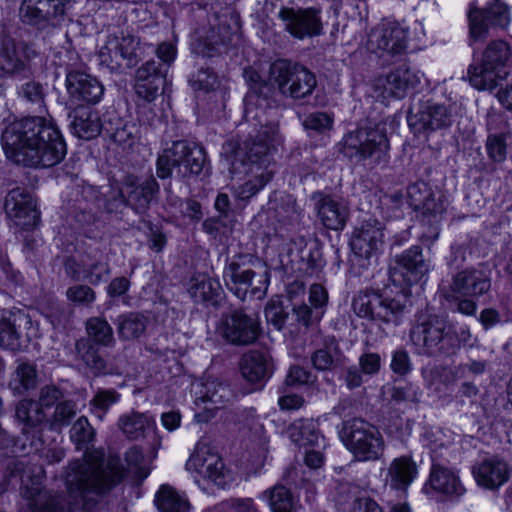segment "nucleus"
<instances>
[{
    "instance_id": "3c124183",
    "label": "nucleus",
    "mask_w": 512,
    "mask_h": 512,
    "mask_svg": "<svg viewBox=\"0 0 512 512\" xmlns=\"http://www.w3.org/2000/svg\"><path fill=\"white\" fill-rule=\"evenodd\" d=\"M20 17L23 23L44 28L50 24L54 18L49 16V11L45 9H39L33 4H28L26 0H23L20 7Z\"/></svg>"
},
{
    "instance_id": "0eeeda50",
    "label": "nucleus",
    "mask_w": 512,
    "mask_h": 512,
    "mask_svg": "<svg viewBox=\"0 0 512 512\" xmlns=\"http://www.w3.org/2000/svg\"><path fill=\"white\" fill-rule=\"evenodd\" d=\"M512 60V49L504 40L490 41L481 54L479 63L471 64L468 68L470 84L478 90L496 88L498 80L508 76L506 68Z\"/></svg>"
},
{
    "instance_id": "de8ad7c7",
    "label": "nucleus",
    "mask_w": 512,
    "mask_h": 512,
    "mask_svg": "<svg viewBox=\"0 0 512 512\" xmlns=\"http://www.w3.org/2000/svg\"><path fill=\"white\" fill-rule=\"evenodd\" d=\"M150 419L142 413L131 412L119 418L118 426L121 431L131 440H137L145 436L150 428Z\"/></svg>"
},
{
    "instance_id": "13d9d810",
    "label": "nucleus",
    "mask_w": 512,
    "mask_h": 512,
    "mask_svg": "<svg viewBox=\"0 0 512 512\" xmlns=\"http://www.w3.org/2000/svg\"><path fill=\"white\" fill-rule=\"evenodd\" d=\"M190 84L196 91L210 92L218 86V77L208 68H201L192 76Z\"/></svg>"
},
{
    "instance_id": "2f4dec72",
    "label": "nucleus",
    "mask_w": 512,
    "mask_h": 512,
    "mask_svg": "<svg viewBox=\"0 0 512 512\" xmlns=\"http://www.w3.org/2000/svg\"><path fill=\"white\" fill-rule=\"evenodd\" d=\"M428 485L434 491L452 497H460L465 492L459 477L441 463L432 464Z\"/></svg>"
},
{
    "instance_id": "0e129e2a",
    "label": "nucleus",
    "mask_w": 512,
    "mask_h": 512,
    "mask_svg": "<svg viewBox=\"0 0 512 512\" xmlns=\"http://www.w3.org/2000/svg\"><path fill=\"white\" fill-rule=\"evenodd\" d=\"M67 298L79 305L89 306L95 300V292L87 285H75L68 288L66 292Z\"/></svg>"
},
{
    "instance_id": "864d4df0",
    "label": "nucleus",
    "mask_w": 512,
    "mask_h": 512,
    "mask_svg": "<svg viewBox=\"0 0 512 512\" xmlns=\"http://www.w3.org/2000/svg\"><path fill=\"white\" fill-rule=\"evenodd\" d=\"M118 394L114 390H99L90 401L92 412L103 419L105 413L118 400Z\"/></svg>"
},
{
    "instance_id": "f8f14e48",
    "label": "nucleus",
    "mask_w": 512,
    "mask_h": 512,
    "mask_svg": "<svg viewBox=\"0 0 512 512\" xmlns=\"http://www.w3.org/2000/svg\"><path fill=\"white\" fill-rule=\"evenodd\" d=\"M340 150L350 159H371L374 163H380L386 159L389 141L384 131L364 127L347 133L341 142Z\"/></svg>"
},
{
    "instance_id": "f03ea898",
    "label": "nucleus",
    "mask_w": 512,
    "mask_h": 512,
    "mask_svg": "<svg viewBox=\"0 0 512 512\" xmlns=\"http://www.w3.org/2000/svg\"><path fill=\"white\" fill-rule=\"evenodd\" d=\"M2 138L7 157L26 167H54L67 152L60 131L44 117L31 116L15 121Z\"/></svg>"
},
{
    "instance_id": "20e7f679",
    "label": "nucleus",
    "mask_w": 512,
    "mask_h": 512,
    "mask_svg": "<svg viewBox=\"0 0 512 512\" xmlns=\"http://www.w3.org/2000/svg\"><path fill=\"white\" fill-rule=\"evenodd\" d=\"M270 278L271 272L267 263L250 255H237L223 270L227 288L241 300H244L248 293L257 298L264 297Z\"/></svg>"
},
{
    "instance_id": "338daca9",
    "label": "nucleus",
    "mask_w": 512,
    "mask_h": 512,
    "mask_svg": "<svg viewBox=\"0 0 512 512\" xmlns=\"http://www.w3.org/2000/svg\"><path fill=\"white\" fill-rule=\"evenodd\" d=\"M390 367L398 375H406L412 369V363L408 352L404 349H397L392 354Z\"/></svg>"
},
{
    "instance_id": "4d7b16f0",
    "label": "nucleus",
    "mask_w": 512,
    "mask_h": 512,
    "mask_svg": "<svg viewBox=\"0 0 512 512\" xmlns=\"http://www.w3.org/2000/svg\"><path fill=\"white\" fill-rule=\"evenodd\" d=\"M110 275V267L107 262L96 261L83 266V280H87L92 285L106 281Z\"/></svg>"
},
{
    "instance_id": "f3484780",
    "label": "nucleus",
    "mask_w": 512,
    "mask_h": 512,
    "mask_svg": "<svg viewBox=\"0 0 512 512\" xmlns=\"http://www.w3.org/2000/svg\"><path fill=\"white\" fill-rule=\"evenodd\" d=\"M278 17L283 23L284 30L295 39L313 38L323 33L320 8L282 7Z\"/></svg>"
},
{
    "instance_id": "8fccbe9b",
    "label": "nucleus",
    "mask_w": 512,
    "mask_h": 512,
    "mask_svg": "<svg viewBox=\"0 0 512 512\" xmlns=\"http://www.w3.org/2000/svg\"><path fill=\"white\" fill-rule=\"evenodd\" d=\"M248 175H251V178L235 190V195L242 200L250 199L269 183L274 175V170H263Z\"/></svg>"
},
{
    "instance_id": "f257e3e1",
    "label": "nucleus",
    "mask_w": 512,
    "mask_h": 512,
    "mask_svg": "<svg viewBox=\"0 0 512 512\" xmlns=\"http://www.w3.org/2000/svg\"><path fill=\"white\" fill-rule=\"evenodd\" d=\"M70 433L76 448L85 450L83 458L71 462L67 468L65 484L71 506L67 507L61 497L42 489L44 470L41 465L27 460L9 465L10 476L20 479L21 495L28 501V512H73L72 506L85 507L92 496L108 492L122 480L124 468L118 456L110 455L105 459L103 450H89L95 433L86 417H80Z\"/></svg>"
},
{
    "instance_id": "1a4fd4ad",
    "label": "nucleus",
    "mask_w": 512,
    "mask_h": 512,
    "mask_svg": "<svg viewBox=\"0 0 512 512\" xmlns=\"http://www.w3.org/2000/svg\"><path fill=\"white\" fill-rule=\"evenodd\" d=\"M340 437L346 448L358 461H376L385 450V440L378 427L363 418L343 423Z\"/></svg>"
},
{
    "instance_id": "9d476101",
    "label": "nucleus",
    "mask_w": 512,
    "mask_h": 512,
    "mask_svg": "<svg viewBox=\"0 0 512 512\" xmlns=\"http://www.w3.org/2000/svg\"><path fill=\"white\" fill-rule=\"evenodd\" d=\"M405 295L385 296L377 291L365 290L354 296L352 308L359 317L399 325L407 308Z\"/></svg>"
},
{
    "instance_id": "5fc2aeb1",
    "label": "nucleus",
    "mask_w": 512,
    "mask_h": 512,
    "mask_svg": "<svg viewBox=\"0 0 512 512\" xmlns=\"http://www.w3.org/2000/svg\"><path fill=\"white\" fill-rule=\"evenodd\" d=\"M19 96L26 102L39 108L44 106L45 91L43 85L37 81H29L23 84L18 92Z\"/></svg>"
},
{
    "instance_id": "2eb2a0df",
    "label": "nucleus",
    "mask_w": 512,
    "mask_h": 512,
    "mask_svg": "<svg viewBox=\"0 0 512 512\" xmlns=\"http://www.w3.org/2000/svg\"><path fill=\"white\" fill-rule=\"evenodd\" d=\"M419 83V72L412 70L407 62H403L389 73L376 77L372 88L376 98L385 102L391 99H403L408 91Z\"/></svg>"
},
{
    "instance_id": "c85d7f7f",
    "label": "nucleus",
    "mask_w": 512,
    "mask_h": 512,
    "mask_svg": "<svg viewBox=\"0 0 512 512\" xmlns=\"http://www.w3.org/2000/svg\"><path fill=\"white\" fill-rule=\"evenodd\" d=\"M472 473L478 485L493 490L508 481L510 469L505 461L492 457L474 465Z\"/></svg>"
},
{
    "instance_id": "69168bd1",
    "label": "nucleus",
    "mask_w": 512,
    "mask_h": 512,
    "mask_svg": "<svg viewBox=\"0 0 512 512\" xmlns=\"http://www.w3.org/2000/svg\"><path fill=\"white\" fill-rule=\"evenodd\" d=\"M489 157L495 162H502L506 158L507 145L502 135H490L486 142Z\"/></svg>"
},
{
    "instance_id": "a211bd4d",
    "label": "nucleus",
    "mask_w": 512,
    "mask_h": 512,
    "mask_svg": "<svg viewBox=\"0 0 512 512\" xmlns=\"http://www.w3.org/2000/svg\"><path fill=\"white\" fill-rule=\"evenodd\" d=\"M467 16L469 38L473 42L486 39L490 25L506 28L510 23L509 8L499 0H494L492 4L483 9L473 2L470 4Z\"/></svg>"
},
{
    "instance_id": "49530a36",
    "label": "nucleus",
    "mask_w": 512,
    "mask_h": 512,
    "mask_svg": "<svg viewBox=\"0 0 512 512\" xmlns=\"http://www.w3.org/2000/svg\"><path fill=\"white\" fill-rule=\"evenodd\" d=\"M269 81L271 80L269 79ZM273 85H275L273 82L264 81L255 90L248 91L245 97L247 114L252 112L254 106L266 110L275 105V89Z\"/></svg>"
},
{
    "instance_id": "393cba45",
    "label": "nucleus",
    "mask_w": 512,
    "mask_h": 512,
    "mask_svg": "<svg viewBox=\"0 0 512 512\" xmlns=\"http://www.w3.org/2000/svg\"><path fill=\"white\" fill-rule=\"evenodd\" d=\"M66 87L72 99L88 104L98 103L104 94L102 83L95 76L80 70L67 73Z\"/></svg>"
},
{
    "instance_id": "6ab92c4d",
    "label": "nucleus",
    "mask_w": 512,
    "mask_h": 512,
    "mask_svg": "<svg viewBox=\"0 0 512 512\" xmlns=\"http://www.w3.org/2000/svg\"><path fill=\"white\" fill-rule=\"evenodd\" d=\"M368 48L387 60L398 59L406 54L407 31L396 23H386L372 29Z\"/></svg>"
},
{
    "instance_id": "a19ab883",
    "label": "nucleus",
    "mask_w": 512,
    "mask_h": 512,
    "mask_svg": "<svg viewBox=\"0 0 512 512\" xmlns=\"http://www.w3.org/2000/svg\"><path fill=\"white\" fill-rule=\"evenodd\" d=\"M38 384V371L36 365L28 360L18 359L10 380L11 388L17 393L34 389Z\"/></svg>"
},
{
    "instance_id": "c756f323",
    "label": "nucleus",
    "mask_w": 512,
    "mask_h": 512,
    "mask_svg": "<svg viewBox=\"0 0 512 512\" xmlns=\"http://www.w3.org/2000/svg\"><path fill=\"white\" fill-rule=\"evenodd\" d=\"M190 296L197 303L218 306L223 298V289L217 279L206 274H197L190 280Z\"/></svg>"
},
{
    "instance_id": "6e6552de",
    "label": "nucleus",
    "mask_w": 512,
    "mask_h": 512,
    "mask_svg": "<svg viewBox=\"0 0 512 512\" xmlns=\"http://www.w3.org/2000/svg\"><path fill=\"white\" fill-rule=\"evenodd\" d=\"M28 32L14 24H3L0 32V61L7 75L15 76L31 72V61L38 53L26 40Z\"/></svg>"
},
{
    "instance_id": "774afa93",
    "label": "nucleus",
    "mask_w": 512,
    "mask_h": 512,
    "mask_svg": "<svg viewBox=\"0 0 512 512\" xmlns=\"http://www.w3.org/2000/svg\"><path fill=\"white\" fill-rule=\"evenodd\" d=\"M361 372L367 376H373L380 371L381 357L378 353L367 352L360 356L359 367Z\"/></svg>"
},
{
    "instance_id": "39448f33",
    "label": "nucleus",
    "mask_w": 512,
    "mask_h": 512,
    "mask_svg": "<svg viewBox=\"0 0 512 512\" xmlns=\"http://www.w3.org/2000/svg\"><path fill=\"white\" fill-rule=\"evenodd\" d=\"M410 339L432 356H451L459 349L455 326L437 315L421 316L410 331Z\"/></svg>"
},
{
    "instance_id": "c03bdc74",
    "label": "nucleus",
    "mask_w": 512,
    "mask_h": 512,
    "mask_svg": "<svg viewBox=\"0 0 512 512\" xmlns=\"http://www.w3.org/2000/svg\"><path fill=\"white\" fill-rule=\"evenodd\" d=\"M0 346L11 351H19L22 347L16 319L5 309H0Z\"/></svg>"
},
{
    "instance_id": "58836bf2",
    "label": "nucleus",
    "mask_w": 512,
    "mask_h": 512,
    "mask_svg": "<svg viewBox=\"0 0 512 512\" xmlns=\"http://www.w3.org/2000/svg\"><path fill=\"white\" fill-rule=\"evenodd\" d=\"M417 473V465L410 457L396 458L388 468L390 485L395 489L405 490L416 478Z\"/></svg>"
},
{
    "instance_id": "a18cd8bd",
    "label": "nucleus",
    "mask_w": 512,
    "mask_h": 512,
    "mask_svg": "<svg viewBox=\"0 0 512 512\" xmlns=\"http://www.w3.org/2000/svg\"><path fill=\"white\" fill-rule=\"evenodd\" d=\"M271 508L272 512H295L297 502L295 501L290 490L283 485H275L263 492Z\"/></svg>"
},
{
    "instance_id": "f704fd0d",
    "label": "nucleus",
    "mask_w": 512,
    "mask_h": 512,
    "mask_svg": "<svg viewBox=\"0 0 512 512\" xmlns=\"http://www.w3.org/2000/svg\"><path fill=\"white\" fill-rule=\"evenodd\" d=\"M16 419L23 424L22 432L29 433L33 430L34 433H39L41 427L46 423L47 416L41 405L32 399L21 400L15 408Z\"/></svg>"
},
{
    "instance_id": "bf43d9fd",
    "label": "nucleus",
    "mask_w": 512,
    "mask_h": 512,
    "mask_svg": "<svg viewBox=\"0 0 512 512\" xmlns=\"http://www.w3.org/2000/svg\"><path fill=\"white\" fill-rule=\"evenodd\" d=\"M292 313L297 323L303 325L305 328L319 323L324 316L319 309H315L307 304L295 306L292 309Z\"/></svg>"
},
{
    "instance_id": "473e14b6",
    "label": "nucleus",
    "mask_w": 512,
    "mask_h": 512,
    "mask_svg": "<svg viewBox=\"0 0 512 512\" xmlns=\"http://www.w3.org/2000/svg\"><path fill=\"white\" fill-rule=\"evenodd\" d=\"M103 128L99 113L90 107H78L73 111L72 132L80 139L96 138Z\"/></svg>"
},
{
    "instance_id": "37998d69",
    "label": "nucleus",
    "mask_w": 512,
    "mask_h": 512,
    "mask_svg": "<svg viewBox=\"0 0 512 512\" xmlns=\"http://www.w3.org/2000/svg\"><path fill=\"white\" fill-rule=\"evenodd\" d=\"M110 49L117 50L123 62L127 67H131L136 63V49L139 46V39L130 34H113L108 36Z\"/></svg>"
},
{
    "instance_id": "aec40b11",
    "label": "nucleus",
    "mask_w": 512,
    "mask_h": 512,
    "mask_svg": "<svg viewBox=\"0 0 512 512\" xmlns=\"http://www.w3.org/2000/svg\"><path fill=\"white\" fill-rule=\"evenodd\" d=\"M5 211L15 225L30 229L40 220L33 195L26 188L16 187L8 192L5 198Z\"/></svg>"
},
{
    "instance_id": "412c9836",
    "label": "nucleus",
    "mask_w": 512,
    "mask_h": 512,
    "mask_svg": "<svg viewBox=\"0 0 512 512\" xmlns=\"http://www.w3.org/2000/svg\"><path fill=\"white\" fill-rule=\"evenodd\" d=\"M490 287V279L483 271L467 268L452 275L449 287L443 290V295L448 300L458 297L478 298L486 294Z\"/></svg>"
},
{
    "instance_id": "7ed1b4c3",
    "label": "nucleus",
    "mask_w": 512,
    "mask_h": 512,
    "mask_svg": "<svg viewBox=\"0 0 512 512\" xmlns=\"http://www.w3.org/2000/svg\"><path fill=\"white\" fill-rule=\"evenodd\" d=\"M280 140L278 124L269 123L262 126L255 136H249L241 143L234 139L225 142L221 155L232 175L273 170L270 152Z\"/></svg>"
},
{
    "instance_id": "dca6fc26",
    "label": "nucleus",
    "mask_w": 512,
    "mask_h": 512,
    "mask_svg": "<svg viewBox=\"0 0 512 512\" xmlns=\"http://www.w3.org/2000/svg\"><path fill=\"white\" fill-rule=\"evenodd\" d=\"M218 329L222 338L234 346L252 345L262 333L258 317L248 315L242 310L223 315Z\"/></svg>"
},
{
    "instance_id": "680f3d73",
    "label": "nucleus",
    "mask_w": 512,
    "mask_h": 512,
    "mask_svg": "<svg viewBox=\"0 0 512 512\" xmlns=\"http://www.w3.org/2000/svg\"><path fill=\"white\" fill-rule=\"evenodd\" d=\"M332 125V117L325 112L311 113L303 121V126L305 129L313 130L319 133L330 130Z\"/></svg>"
},
{
    "instance_id": "e433bc0d",
    "label": "nucleus",
    "mask_w": 512,
    "mask_h": 512,
    "mask_svg": "<svg viewBox=\"0 0 512 512\" xmlns=\"http://www.w3.org/2000/svg\"><path fill=\"white\" fill-rule=\"evenodd\" d=\"M288 437L299 446L320 447L323 438L320 436L317 424L313 419H299L287 429Z\"/></svg>"
},
{
    "instance_id": "bb28decb",
    "label": "nucleus",
    "mask_w": 512,
    "mask_h": 512,
    "mask_svg": "<svg viewBox=\"0 0 512 512\" xmlns=\"http://www.w3.org/2000/svg\"><path fill=\"white\" fill-rule=\"evenodd\" d=\"M318 217L327 229L342 230L349 218V207L345 201L320 193L316 202Z\"/></svg>"
},
{
    "instance_id": "c9c22d12",
    "label": "nucleus",
    "mask_w": 512,
    "mask_h": 512,
    "mask_svg": "<svg viewBox=\"0 0 512 512\" xmlns=\"http://www.w3.org/2000/svg\"><path fill=\"white\" fill-rule=\"evenodd\" d=\"M109 138L123 150L131 149L140 139L138 125L133 121L117 118L115 123L109 121L105 126Z\"/></svg>"
},
{
    "instance_id": "052dcab7",
    "label": "nucleus",
    "mask_w": 512,
    "mask_h": 512,
    "mask_svg": "<svg viewBox=\"0 0 512 512\" xmlns=\"http://www.w3.org/2000/svg\"><path fill=\"white\" fill-rule=\"evenodd\" d=\"M205 388L206 399L216 406L225 404L231 397L230 388L223 383L210 381L205 384Z\"/></svg>"
},
{
    "instance_id": "b1692460",
    "label": "nucleus",
    "mask_w": 512,
    "mask_h": 512,
    "mask_svg": "<svg viewBox=\"0 0 512 512\" xmlns=\"http://www.w3.org/2000/svg\"><path fill=\"white\" fill-rule=\"evenodd\" d=\"M186 469L198 473L204 479L223 488L226 485L224 463L219 455L206 446H198L186 462Z\"/></svg>"
},
{
    "instance_id": "6e6d98bb",
    "label": "nucleus",
    "mask_w": 512,
    "mask_h": 512,
    "mask_svg": "<svg viewBox=\"0 0 512 512\" xmlns=\"http://www.w3.org/2000/svg\"><path fill=\"white\" fill-rule=\"evenodd\" d=\"M76 404L74 401L65 400L61 401L56 405L53 418L52 426L54 428H60L68 425L76 415Z\"/></svg>"
},
{
    "instance_id": "603ef678",
    "label": "nucleus",
    "mask_w": 512,
    "mask_h": 512,
    "mask_svg": "<svg viewBox=\"0 0 512 512\" xmlns=\"http://www.w3.org/2000/svg\"><path fill=\"white\" fill-rule=\"evenodd\" d=\"M300 214L301 210L296 205V201L292 196L283 197L276 208V217L284 225L296 222Z\"/></svg>"
},
{
    "instance_id": "9b49d317",
    "label": "nucleus",
    "mask_w": 512,
    "mask_h": 512,
    "mask_svg": "<svg viewBox=\"0 0 512 512\" xmlns=\"http://www.w3.org/2000/svg\"><path fill=\"white\" fill-rule=\"evenodd\" d=\"M269 77L281 95L295 100L309 97L317 86L314 73L303 65L285 59L271 63Z\"/></svg>"
},
{
    "instance_id": "09e8293b",
    "label": "nucleus",
    "mask_w": 512,
    "mask_h": 512,
    "mask_svg": "<svg viewBox=\"0 0 512 512\" xmlns=\"http://www.w3.org/2000/svg\"><path fill=\"white\" fill-rule=\"evenodd\" d=\"M87 338L99 346H111L114 344L113 329L102 317H90L85 324Z\"/></svg>"
},
{
    "instance_id": "ddd939ff",
    "label": "nucleus",
    "mask_w": 512,
    "mask_h": 512,
    "mask_svg": "<svg viewBox=\"0 0 512 512\" xmlns=\"http://www.w3.org/2000/svg\"><path fill=\"white\" fill-rule=\"evenodd\" d=\"M409 205L422 216V222L427 230L421 235L424 244H432L439 236V222L444 212L443 202L435 199V195L424 181H417L407 188Z\"/></svg>"
},
{
    "instance_id": "423d86ee",
    "label": "nucleus",
    "mask_w": 512,
    "mask_h": 512,
    "mask_svg": "<svg viewBox=\"0 0 512 512\" xmlns=\"http://www.w3.org/2000/svg\"><path fill=\"white\" fill-rule=\"evenodd\" d=\"M206 163L207 158L203 147L187 140H177L159 154L156 174L161 179L171 177L174 170L181 178L199 175Z\"/></svg>"
},
{
    "instance_id": "cd10ccee",
    "label": "nucleus",
    "mask_w": 512,
    "mask_h": 512,
    "mask_svg": "<svg viewBox=\"0 0 512 512\" xmlns=\"http://www.w3.org/2000/svg\"><path fill=\"white\" fill-rule=\"evenodd\" d=\"M396 267L407 284L422 280L430 271V260L422 254L420 246H412L396 257Z\"/></svg>"
},
{
    "instance_id": "72a5a7b5",
    "label": "nucleus",
    "mask_w": 512,
    "mask_h": 512,
    "mask_svg": "<svg viewBox=\"0 0 512 512\" xmlns=\"http://www.w3.org/2000/svg\"><path fill=\"white\" fill-rule=\"evenodd\" d=\"M339 501L352 503L350 512H382L378 503L367 492L353 483H341L338 487Z\"/></svg>"
},
{
    "instance_id": "e2e57ef3",
    "label": "nucleus",
    "mask_w": 512,
    "mask_h": 512,
    "mask_svg": "<svg viewBox=\"0 0 512 512\" xmlns=\"http://www.w3.org/2000/svg\"><path fill=\"white\" fill-rule=\"evenodd\" d=\"M98 58L101 65L106 66L110 71H119L125 64L119 56L117 50L110 49V42L107 39L104 46L98 52Z\"/></svg>"
},
{
    "instance_id": "4c0bfd02",
    "label": "nucleus",
    "mask_w": 512,
    "mask_h": 512,
    "mask_svg": "<svg viewBox=\"0 0 512 512\" xmlns=\"http://www.w3.org/2000/svg\"><path fill=\"white\" fill-rule=\"evenodd\" d=\"M99 345L89 338H80L75 343V355L94 375L106 373L107 363L99 352Z\"/></svg>"
},
{
    "instance_id": "5701e85b",
    "label": "nucleus",
    "mask_w": 512,
    "mask_h": 512,
    "mask_svg": "<svg viewBox=\"0 0 512 512\" xmlns=\"http://www.w3.org/2000/svg\"><path fill=\"white\" fill-rule=\"evenodd\" d=\"M165 64L149 60L140 66L135 74L134 90L137 96L150 103L159 95L166 83Z\"/></svg>"
},
{
    "instance_id": "ea45409f",
    "label": "nucleus",
    "mask_w": 512,
    "mask_h": 512,
    "mask_svg": "<svg viewBox=\"0 0 512 512\" xmlns=\"http://www.w3.org/2000/svg\"><path fill=\"white\" fill-rule=\"evenodd\" d=\"M154 502L159 512H190L191 510V503L185 494L169 485H162L159 488Z\"/></svg>"
},
{
    "instance_id": "79ce46f5",
    "label": "nucleus",
    "mask_w": 512,
    "mask_h": 512,
    "mask_svg": "<svg viewBox=\"0 0 512 512\" xmlns=\"http://www.w3.org/2000/svg\"><path fill=\"white\" fill-rule=\"evenodd\" d=\"M117 333L122 340L139 338L146 330L147 318L137 312H129L117 317Z\"/></svg>"
},
{
    "instance_id": "4be33fe9",
    "label": "nucleus",
    "mask_w": 512,
    "mask_h": 512,
    "mask_svg": "<svg viewBox=\"0 0 512 512\" xmlns=\"http://www.w3.org/2000/svg\"><path fill=\"white\" fill-rule=\"evenodd\" d=\"M414 133H428L444 129L452 124V114L447 106L430 101L420 103L415 112L407 117Z\"/></svg>"
},
{
    "instance_id": "7c9ffc66",
    "label": "nucleus",
    "mask_w": 512,
    "mask_h": 512,
    "mask_svg": "<svg viewBox=\"0 0 512 512\" xmlns=\"http://www.w3.org/2000/svg\"><path fill=\"white\" fill-rule=\"evenodd\" d=\"M239 367L243 378L250 383L265 381L272 373L269 357L258 350L246 352L241 357Z\"/></svg>"
},
{
    "instance_id": "a878e982",
    "label": "nucleus",
    "mask_w": 512,
    "mask_h": 512,
    "mask_svg": "<svg viewBox=\"0 0 512 512\" xmlns=\"http://www.w3.org/2000/svg\"><path fill=\"white\" fill-rule=\"evenodd\" d=\"M128 205L138 213L149 208L152 199L159 192V184L153 176L139 183L134 175H127L123 182Z\"/></svg>"
},
{
    "instance_id": "4468645a",
    "label": "nucleus",
    "mask_w": 512,
    "mask_h": 512,
    "mask_svg": "<svg viewBox=\"0 0 512 512\" xmlns=\"http://www.w3.org/2000/svg\"><path fill=\"white\" fill-rule=\"evenodd\" d=\"M383 226L376 219L363 221L356 227L350 246L353 251L352 266L368 269L377 264L378 255L383 245Z\"/></svg>"
}]
</instances>
